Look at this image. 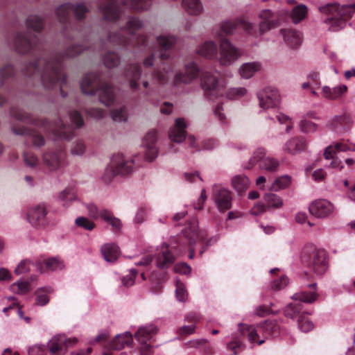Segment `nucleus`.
Masks as SVG:
<instances>
[{
    "mask_svg": "<svg viewBox=\"0 0 355 355\" xmlns=\"http://www.w3.org/2000/svg\"><path fill=\"white\" fill-rule=\"evenodd\" d=\"M52 132L57 138H63L65 139H70V137L66 133V127L61 121L55 123V125L52 129Z\"/></svg>",
    "mask_w": 355,
    "mask_h": 355,
    "instance_id": "obj_54",
    "label": "nucleus"
},
{
    "mask_svg": "<svg viewBox=\"0 0 355 355\" xmlns=\"http://www.w3.org/2000/svg\"><path fill=\"white\" fill-rule=\"evenodd\" d=\"M247 89L245 87H233L227 92V97L230 99H239L247 94Z\"/></svg>",
    "mask_w": 355,
    "mask_h": 355,
    "instance_id": "obj_55",
    "label": "nucleus"
},
{
    "mask_svg": "<svg viewBox=\"0 0 355 355\" xmlns=\"http://www.w3.org/2000/svg\"><path fill=\"white\" fill-rule=\"evenodd\" d=\"M184 236L187 239L189 245V258L193 259L194 256V250L192 245H194L196 241L201 238L198 232V225L196 220H193L187 225L183 230Z\"/></svg>",
    "mask_w": 355,
    "mask_h": 355,
    "instance_id": "obj_24",
    "label": "nucleus"
},
{
    "mask_svg": "<svg viewBox=\"0 0 355 355\" xmlns=\"http://www.w3.org/2000/svg\"><path fill=\"white\" fill-rule=\"evenodd\" d=\"M158 328L153 324L140 327L135 334V338L139 343L140 354L145 355V350L149 349V342L157 334Z\"/></svg>",
    "mask_w": 355,
    "mask_h": 355,
    "instance_id": "obj_14",
    "label": "nucleus"
},
{
    "mask_svg": "<svg viewBox=\"0 0 355 355\" xmlns=\"http://www.w3.org/2000/svg\"><path fill=\"white\" fill-rule=\"evenodd\" d=\"M87 146L83 139H76L71 144L70 153L73 156L80 157L86 152Z\"/></svg>",
    "mask_w": 355,
    "mask_h": 355,
    "instance_id": "obj_51",
    "label": "nucleus"
},
{
    "mask_svg": "<svg viewBox=\"0 0 355 355\" xmlns=\"http://www.w3.org/2000/svg\"><path fill=\"white\" fill-rule=\"evenodd\" d=\"M347 91V87L345 85H338L332 88L324 86L322 88V95L328 100L334 101L340 98Z\"/></svg>",
    "mask_w": 355,
    "mask_h": 355,
    "instance_id": "obj_30",
    "label": "nucleus"
},
{
    "mask_svg": "<svg viewBox=\"0 0 355 355\" xmlns=\"http://www.w3.org/2000/svg\"><path fill=\"white\" fill-rule=\"evenodd\" d=\"M291 178L288 175H282L276 178L271 184L269 190L277 192L287 189L291 184Z\"/></svg>",
    "mask_w": 355,
    "mask_h": 355,
    "instance_id": "obj_40",
    "label": "nucleus"
},
{
    "mask_svg": "<svg viewBox=\"0 0 355 355\" xmlns=\"http://www.w3.org/2000/svg\"><path fill=\"white\" fill-rule=\"evenodd\" d=\"M75 224L78 227H83V229L89 231L92 230L95 227L94 222L83 216L78 217L75 220Z\"/></svg>",
    "mask_w": 355,
    "mask_h": 355,
    "instance_id": "obj_61",
    "label": "nucleus"
},
{
    "mask_svg": "<svg viewBox=\"0 0 355 355\" xmlns=\"http://www.w3.org/2000/svg\"><path fill=\"white\" fill-rule=\"evenodd\" d=\"M319 11L327 15L324 24L329 31L336 32L343 28L346 20L355 12V4L340 6L338 3H327L318 8Z\"/></svg>",
    "mask_w": 355,
    "mask_h": 355,
    "instance_id": "obj_2",
    "label": "nucleus"
},
{
    "mask_svg": "<svg viewBox=\"0 0 355 355\" xmlns=\"http://www.w3.org/2000/svg\"><path fill=\"white\" fill-rule=\"evenodd\" d=\"M23 159L25 165L31 168H35L40 164L38 158L30 153H24L23 154Z\"/></svg>",
    "mask_w": 355,
    "mask_h": 355,
    "instance_id": "obj_57",
    "label": "nucleus"
},
{
    "mask_svg": "<svg viewBox=\"0 0 355 355\" xmlns=\"http://www.w3.org/2000/svg\"><path fill=\"white\" fill-rule=\"evenodd\" d=\"M201 87L205 96L210 101H214L223 95V87L210 72L205 71L202 73Z\"/></svg>",
    "mask_w": 355,
    "mask_h": 355,
    "instance_id": "obj_9",
    "label": "nucleus"
},
{
    "mask_svg": "<svg viewBox=\"0 0 355 355\" xmlns=\"http://www.w3.org/2000/svg\"><path fill=\"white\" fill-rule=\"evenodd\" d=\"M132 341V335L130 331L115 336L111 343V347L116 350H120L125 346L129 345Z\"/></svg>",
    "mask_w": 355,
    "mask_h": 355,
    "instance_id": "obj_35",
    "label": "nucleus"
},
{
    "mask_svg": "<svg viewBox=\"0 0 355 355\" xmlns=\"http://www.w3.org/2000/svg\"><path fill=\"white\" fill-rule=\"evenodd\" d=\"M157 140V133L155 130L149 131L144 137V159L148 162L153 161L158 155V148L156 145Z\"/></svg>",
    "mask_w": 355,
    "mask_h": 355,
    "instance_id": "obj_18",
    "label": "nucleus"
},
{
    "mask_svg": "<svg viewBox=\"0 0 355 355\" xmlns=\"http://www.w3.org/2000/svg\"><path fill=\"white\" fill-rule=\"evenodd\" d=\"M139 155H135L130 160H128L122 154L114 155L101 177L103 181L108 184L116 175L125 176L130 174L133 171L132 166H141L137 159Z\"/></svg>",
    "mask_w": 355,
    "mask_h": 355,
    "instance_id": "obj_4",
    "label": "nucleus"
},
{
    "mask_svg": "<svg viewBox=\"0 0 355 355\" xmlns=\"http://www.w3.org/2000/svg\"><path fill=\"white\" fill-rule=\"evenodd\" d=\"M175 257L168 245L163 244L157 254V266L159 268H168L173 263Z\"/></svg>",
    "mask_w": 355,
    "mask_h": 355,
    "instance_id": "obj_25",
    "label": "nucleus"
},
{
    "mask_svg": "<svg viewBox=\"0 0 355 355\" xmlns=\"http://www.w3.org/2000/svg\"><path fill=\"white\" fill-rule=\"evenodd\" d=\"M263 198L268 209H280L284 205L282 198L274 193H266Z\"/></svg>",
    "mask_w": 355,
    "mask_h": 355,
    "instance_id": "obj_34",
    "label": "nucleus"
},
{
    "mask_svg": "<svg viewBox=\"0 0 355 355\" xmlns=\"http://www.w3.org/2000/svg\"><path fill=\"white\" fill-rule=\"evenodd\" d=\"M141 76L140 66L137 64L129 65L125 72V76L128 81L129 87L132 91H137L139 88V81Z\"/></svg>",
    "mask_w": 355,
    "mask_h": 355,
    "instance_id": "obj_26",
    "label": "nucleus"
},
{
    "mask_svg": "<svg viewBox=\"0 0 355 355\" xmlns=\"http://www.w3.org/2000/svg\"><path fill=\"white\" fill-rule=\"evenodd\" d=\"M258 17L260 19L259 32L261 35H263L270 30L277 27L280 24L279 19L269 9L261 10Z\"/></svg>",
    "mask_w": 355,
    "mask_h": 355,
    "instance_id": "obj_17",
    "label": "nucleus"
},
{
    "mask_svg": "<svg viewBox=\"0 0 355 355\" xmlns=\"http://www.w3.org/2000/svg\"><path fill=\"white\" fill-rule=\"evenodd\" d=\"M83 51L80 45H72L64 53H53L48 58H40L35 62L26 64L22 69L23 74L33 79L40 80L46 89H53L59 84L62 96L64 85L67 78L62 71V62L65 60L77 56Z\"/></svg>",
    "mask_w": 355,
    "mask_h": 355,
    "instance_id": "obj_1",
    "label": "nucleus"
},
{
    "mask_svg": "<svg viewBox=\"0 0 355 355\" xmlns=\"http://www.w3.org/2000/svg\"><path fill=\"white\" fill-rule=\"evenodd\" d=\"M240 21L239 19L225 20L220 23V30L225 35L233 34L239 25Z\"/></svg>",
    "mask_w": 355,
    "mask_h": 355,
    "instance_id": "obj_50",
    "label": "nucleus"
},
{
    "mask_svg": "<svg viewBox=\"0 0 355 355\" xmlns=\"http://www.w3.org/2000/svg\"><path fill=\"white\" fill-rule=\"evenodd\" d=\"M124 6L136 10H145L151 6L152 0H121Z\"/></svg>",
    "mask_w": 355,
    "mask_h": 355,
    "instance_id": "obj_42",
    "label": "nucleus"
},
{
    "mask_svg": "<svg viewBox=\"0 0 355 355\" xmlns=\"http://www.w3.org/2000/svg\"><path fill=\"white\" fill-rule=\"evenodd\" d=\"M184 10L190 15L198 16L203 12V6L200 0H182Z\"/></svg>",
    "mask_w": 355,
    "mask_h": 355,
    "instance_id": "obj_33",
    "label": "nucleus"
},
{
    "mask_svg": "<svg viewBox=\"0 0 355 355\" xmlns=\"http://www.w3.org/2000/svg\"><path fill=\"white\" fill-rule=\"evenodd\" d=\"M10 290L18 295H24L31 291V284L26 281H19L10 285Z\"/></svg>",
    "mask_w": 355,
    "mask_h": 355,
    "instance_id": "obj_52",
    "label": "nucleus"
},
{
    "mask_svg": "<svg viewBox=\"0 0 355 355\" xmlns=\"http://www.w3.org/2000/svg\"><path fill=\"white\" fill-rule=\"evenodd\" d=\"M218 52V61L220 65L223 67L233 64L244 55L243 49L236 46L225 37L220 40Z\"/></svg>",
    "mask_w": 355,
    "mask_h": 355,
    "instance_id": "obj_7",
    "label": "nucleus"
},
{
    "mask_svg": "<svg viewBox=\"0 0 355 355\" xmlns=\"http://www.w3.org/2000/svg\"><path fill=\"white\" fill-rule=\"evenodd\" d=\"M144 26V23L139 19L132 17L129 18L126 23L125 28L123 31L128 33L130 35L134 36L136 32Z\"/></svg>",
    "mask_w": 355,
    "mask_h": 355,
    "instance_id": "obj_44",
    "label": "nucleus"
},
{
    "mask_svg": "<svg viewBox=\"0 0 355 355\" xmlns=\"http://www.w3.org/2000/svg\"><path fill=\"white\" fill-rule=\"evenodd\" d=\"M219 46L217 43L213 40H206L199 44L196 48V53L207 60H214L217 58Z\"/></svg>",
    "mask_w": 355,
    "mask_h": 355,
    "instance_id": "obj_22",
    "label": "nucleus"
},
{
    "mask_svg": "<svg viewBox=\"0 0 355 355\" xmlns=\"http://www.w3.org/2000/svg\"><path fill=\"white\" fill-rule=\"evenodd\" d=\"M333 145L336 152L355 151V144L349 142V140L347 141V143H345L343 140L339 142H336L333 144Z\"/></svg>",
    "mask_w": 355,
    "mask_h": 355,
    "instance_id": "obj_59",
    "label": "nucleus"
},
{
    "mask_svg": "<svg viewBox=\"0 0 355 355\" xmlns=\"http://www.w3.org/2000/svg\"><path fill=\"white\" fill-rule=\"evenodd\" d=\"M224 109L222 104H217L213 109L214 116L221 124H225L227 122V116L223 112Z\"/></svg>",
    "mask_w": 355,
    "mask_h": 355,
    "instance_id": "obj_62",
    "label": "nucleus"
},
{
    "mask_svg": "<svg viewBox=\"0 0 355 355\" xmlns=\"http://www.w3.org/2000/svg\"><path fill=\"white\" fill-rule=\"evenodd\" d=\"M300 128L304 133L315 132L318 130V125L307 119H302L300 123Z\"/></svg>",
    "mask_w": 355,
    "mask_h": 355,
    "instance_id": "obj_56",
    "label": "nucleus"
},
{
    "mask_svg": "<svg viewBox=\"0 0 355 355\" xmlns=\"http://www.w3.org/2000/svg\"><path fill=\"white\" fill-rule=\"evenodd\" d=\"M306 146L304 138L301 137H293L288 140L283 147V150L291 155H297L303 151Z\"/></svg>",
    "mask_w": 355,
    "mask_h": 355,
    "instance_id": "obj_27",
    "label": "nucleus"
},
{
    "mask_svg": "<svg viewBox=\"0 0 355 355\" xmlns=\"http://www.w3.org/2000/svg\"><path fill=\"white\" fill-rule=\"evenodd\" d=\"M110 115L116 122L126 121L128 116V108L125 105L115 107L110 111Z\"/></svg>",
    "mask_w": 355,
    "mask_h": 355,
    "instance_id": "obj_43",
    "label": "nucleus"
},
{
    "mask_svg": "<svg viewBox=\"0 0 355 355\" xmlns=\"http://www.w3.org/2000/svg\"><path fill=\"white\" fill-rule=\"evenodd\" d=\"M10 114L13 118L18 121L22 122L32 123L29 114L21 110L13 108L11 110Z\"/></svg>",
    "mask_w": 355,
    "mask_h": 355,
    "instance_id": "obj_60",
    "label": "nucleus"
},
{
    "mask_svg": "<svg viewBox=\"0 0 355 355\" xmlns=\"http://www.w3.org/2000/svg\"><path fill=\"white\" fill-rule=\"evenodd\" d=\"M46 267L50 270H61L64 267L62 261L57 258H50L45 261Z\"/></svg>",
    "mask_w": 355,
    "mask_h": 355,
    "instance_id": "obj_64",
    "label": "nucleus"
},
{
    "mask_svg": "<svg viewBox=\"0 0 355 355\" xmlns=\"http://www.w3.org/2000/svg\"><path fill=\"white\" fill-rule=\"evenodd\" d=\"M73 4L66 3L58 6L55 10V15L60 22L67 20L70 12L72 10Z\"/></svg>",
    "mask_w": 355,
    "mask_h": 355,
    "instance_id": "obj_46",
    "label": "nucleus"
},
{
    "mask_svg": "<svg viewBox=\"0 0 355 355\" xmlns=\"http://www.w3.org/2000/svg\"><path fill=\"white\" fill-rule=\"evenodd\" d=\"M259 107L264 110L277 107L280 104L279 91L274 87H267L257 93Z\"/></svg>",
    "mask_w": 355,
    "mask_h": 355,
    "instance_id": "obj_11",
    "label": "nucleus"
},
{
    "mask_svg": "<svg viewBox=\"0 0 355 355\" xmlns=\"http://www.w3.org/2000/svg\"><path fill=\"white\" fill-rule=\"evenodd\" d=\"M187 123L183 118H178L175 121V125L171 128L168 136L170 139L175 143H182L187 136L186 129Z\"/></svg>",
    "mask_w": 355,
    "mask_h": 355,
    "instance_id": "obj_23",
    "label": "nucleus"
},
{
    "mask_svg": "<svg viewBox=\"0 0 355 355\" xmlns=\"http://www.w3.org/2000/svg\"><path fill=\"white\" fill-rule=\"evenodd\" d=\"M266 150L263 148H257L253 153L252 157L250 159V166H245L246 168H250L256 163L262 162L266 157Z\"/></svg>",
    "mask_w": 355,
    "mask_h": 355,
    "instance_id": "obj_53",
    "label": "nucleus"
},
{
    "mask_svg": "<svg viewBox=\"0 0 355 355\" xmlns=\"http://www.w3.org/2000/svg\"><path fill=\"white\" fill-rule=\"evenodd\" d=\"M100 9L105 21H115L122 17V10L118 0H101Z\"/></svg>",
    "mask_w": 355,
    "mask_h": 355,
    "instance_id": "obj_16",
    "label": "nucleus"
},
{
    "mask_svg": "<svg viewBox=\"0 0 355 355\" xmlns=\"http://www.w3.org/2000/svg\"><path fill=\"white\" fill-rule=\"evenodd\" d=\"M78 338H67L64 334L55 336L49 343V352L51 355H64L69 347L77 344Z\"/></svg>",
    "mask_w": 355,
    "mask_h": 355,
    "instance_id": "obj_12",
    "label": "nucleus"
},
{
    "mask_svg": "<svg viewBox=\"0 0 355 355\" xmlns=\"http://www.w3.org/2000/svg\"><path fill=\"white\" fill-rule=\"evenodd\" d=\"M239 327L241 334L246 336L250 343L256 340V337H259V332H262L265 338H269L277 336L280 330V327L276 320H266L256 327L243 324H239Z\"/></svg>",
    "mask_w": 355,
    "mask_h": 355,
    "instance_id": "obj_5",
    "label": "nucleus"
},
{
    "mask_svg": "<svg viewBox=\"0 0 355 355\" xmlns=\"http://www.w3.org/2000/svg\"><path fill=\"white\" fill-rule=\"evenodd\" d=\"M38 39L29 33L18 32L13 38V46L15 50L21 54L31 52L36 46Z\"/></svg>",
    "mask_w": 355,
    "mask_h": 355,
    "instance_id": "obj_13",
    "label": "nucleus"
},
{
    "mask_svg": "<svg viewBox=\"0 0 355 355\" xmlns=\"http://www.w3.org/2000/svg\"><path fill=\"white\" fill-rule=\"evenodd\" d=\"M308 8L304 4H300L295 6L291 14V17L294 24H298L305 19L307 15Z\"/></svg>",
    "mask_w": 355,
    "mask_h": 355,
    "instance_id": "obj_41",
    "label": "nucleus"
},
{
    "mask_svg": "<svg viewBox=\"0 0 355 355\" xmlns=\"http://www.w3.org/2000/svg\"><path fill=\"white\" fill-rule=\"evenodd\" d=\"M101 217L112 226L114 232H117L121 230L122 226L121 220L118 218H116L110 211L105 209H101Z\"/></svg>",
    "mask_w": 355,
    "mask_h": 355,
    "instance_id": "obj_38",
    "label": "nucleus"
},
{
    "mask_svg": "<svg viewBox=\"0 0 355 355\" xmlns=\"http://www.w3.org/2000/svg\"><path fill=\"white\" fill-rule=\"evenodd\" d=\"M12 130L16 135L28 136L33 143V145L35 147H41L45 144L44 137L33 130L15 126L12 128Z\"/></svg>",
    "mask_w": 355,
    "mask_h": 355,
    "instance_id": "obj_28",
    "label": "nucleus"
},
{
    "mask_svg": "<svg viewBox=\"0 0 355 355\" xmlns=\"http://www.w3.org/2000/svg\"><path fill=\"white\" fill-rule=\"evenodd\" d=\"M232 186L238 192L246 191L250 186V180L245 175H236L232 178Z\"/></svg>",
    "mask_w": 355,
    "mask_h": 355,
    "instance_id": "obj_37",
    "label": "nucleus"
},
{
    "mask_svg": "<svg viewBox=\"0 0 355 355\" xmlns=\"http://www.w3.org/2000/svg\"><path fill=\"white\" fill-rule=\"evenodd\" d=\"M214 193V200L218 209L220 211H225L230 209L232 207V194L231 192L223 187H217Z\"/></svg>",
    "mask_w": 355,
    "mask_h": 355,
    "instance_id": "obj_21",
    "label": "nucleus"
},
{
    "mask_svg": "<svg viewBox=\"0 0 355 355\" xmlns=\"http://www.w3.org/2000/svg\"><path fill=\"white\" fill-rule=\"evenodd\" d=\"M200 69L198 64L193 61L186 63L184 71L177 72L171 80V85L177 87L180 84L189 85L198 78Z\"/></svg>",
    "mask_w": 355,
    "mask_h": 355,
    "instance_id": "obj_10",
    "label": "nucleus"
},
{
    "mask_svg": "<svg viewBox=\"0 0 355 355\" xmlns=\"http://www.w3.org/2000/svg\"><path fill=\"white\" fill-rule=\"evenodd\" d=\"M47 210L44 205H37L31 207L27 212L29 223L35 228L43 227L46 224Z\"/></svg>",
    "mask_w": 355,
    "mask_h": 355,
    "instance_id": "obj_19",
    "label": "nucleus"
},
{
    "mask_svg": "<svg viewBox=\"0 0 355 355\" xmlns=\"http://www.w3.org/2000/svg\"><path fill=\"white\" fill-rule=\"evenodd\" d=\"M42 157L43 164L51 171H56L64 164L65 153L62 149L46 151Z\"/></svg>",
    "mask_w": 355,
    "mask_h": 355,
    "instance_id": "obj_15",
    "label": "nucleus"
},
{
    "mask_svg": "<svg viewBox=\"0 0 355 355\" xmlns=\"http://www.w3.org/2000/svg\"><path fill=\"white\" fill-rule=\"evenodd\" d=\"M176 297L180 302H185L187 299V292L184 285L179 280L176 281Z\"/></svg>",
    "mask_w": 355,
    "mask_h": 355,
    "instance_id": "obj_63",
    "label": "nucleus"
},
{
    "mask_svg": "<svg viewBox=\"0 0 355 355\" xmlns=\"http://www.w3.org/2000/svg\"><path fill=\"white\" fill-rule=\"evenodd\" d=\"M157 42L162 49L167 51L175 46L176 38L171 35H160L157 37Z\"/></svg>",
    "mask_w": 355,
    "mask_h": 355,
    "instance_id": "obj_47",
    "label": "nucleus"
},
{
    "mask_svg": "<svg viewBox=\"0 0 355 355\" xmlns=\"http://www.w3.org/2000/svg\"><path fill=\"white\" fill-rule=\"evenodd\" d=\"M119 57L112 52H109L103 58V62L106 67L113 68L119 64Z\"/></svg>",
    "mask_w": 355,
    "mask_h": 355,
    "instance_id": "obj_58",
    "label": "nucleus"
},
{
    "mask_svg": "<svg viewBox=\"0 0 355 355\" xmlns=\"http://www.w3.org/2000/svg\"><path fill=\"white\" fill-rule=\"evenodd\" d=\"M80 88L85 95L94 96L98 93L100 101L106 106H110L115 102L116 96L113 88L105 83H100L97 73L85 74L81 80Z\"/></svg>",
    "mask_w": 355,
    "mask_h": 355,
    "instance_id": "obj_3",
    "label": "nucleus"
},
{
    "mask_svg": "<svg viewBox=\"0 0 355 355\" xmlns=\"http://www.w3.org/2000/svg\"><path fill=\"white\" fill-rule=\"evenodd\" d=\"M281 34L286 44L292 49L299 47L302 42L301 33L293 29H282Z\"/></svg>",
    "mask_w": 355,
    "mask_h": 355,
    "instance_id": "obj_29",
    "label": "nucleus"
},
{
    "mask_svg": "<svg viewBox=\"0 0 355 355\" xmlns=\"http://www.w3.org/2000/svg\"><path fill=\"white\" fill-rule=\"evenodd\" d=\"M58 199L62 202L64 206H69L76 199L74 191L71 188H66L59 193Z\"/></svg>",
    "mask_w": 355,
    "mask_h": 355,
    "instance_id": "obj_49",
    "label": "nucleus"
},
{
    "mask_svg": "<svg viewBox=\"0 0 355 355\" xmlns=\"http://www.w3.org/2000/svg\"><path fill=\"white\" fill-rule=\"evenodd\" d=\"M316 284H311L309 285L310 291H302L293 295V299L295 301L290 303L286 306L284 309V315L287 318L294 319L297 314H298L302 309L300 302L312 303L318 298V293L315 290Z\"/></svg>",
    "mask_w": 355,
    "mask_h": 355,
    "instance_id": "obj_6",
    "label": "nucleus"
},
{
    "mask_svg": "<svg viewBox=\"0 0 355 355\" xmlns=\"http://www.w3.org/2000/svg\"><path fill=\"white\" fill-rule=\"evenodd\" d=\"M279 166V162L277 159L267 157L262 160L259 164V168L261 169L265 170L268 172H275Z\"/></svg>",
    "mask_w": 355,
    "mask_h": 355,
    "instance_id": "obj_48",
    "label": "nucleus"
},
{
    "mask_svg": "<svg viewBox=\"0 0 355 355\" xmlns=\"http://www.w3.org/2000/svg\"><path fill=\"white\" fill-rule=\"evenodd\" d=\"M101 253L105 261L108 262H113L119 255V248L115 244H104L101 247Z\"/></svg>",
    "mask_w": 355,
    "mask_h": 355,
    "instance_id": "obj_36",
    "label": "nucleus"
},
{
    "mask_svg": "<svg viewBox=\"0 0 355 355\" xmlns=\"http://www.w3.org/2000/svg\"><path fill=\"white\" fill-rule=\"evenodd\" d=\"M173 73V68L169 65H164L161 69H156L153 73V79L161 85L169 83Z\"/></svg>",
    "mask_w": 355,
    "mask_h": 355,
    "instance_id": "obj_32",
    "label": "nucleus"
},
{
    "mask_svg": "<svg viewBox=\"0 0 355 355\" xmlns=\"http://www.w3.org/2000/svg\"><path fill=\"white\" fill-rule=\"evenodd\" d=\"M304 256L307 254L308 259L305 261L308 266L318 275L324 274L327 269V254L323 250H317L311 247L304 250Z\"/></svg>",
    "mask_w": 355,
    "mask_h": 355,
    "instance_id": "obj_8",
    "label": "nucleus"
},
{
    "mask_svg": "<svg viewBox=\"0 0 355 355\" xmlns=\"http://www.w3.org/2000/svg\"><path fill=\"white\" fill-rule=\"evenodd\" d=\"M28 28L32 29L36 32L40 31L43 27V19L37 15H30L26 21Z\"/></svg>",
    "mask_w": 355,
    "mask_h": 355,
    "instance_id": "obj_45",
    "label": "nucleus"
},
{
    "mask_svg": "<svg viewBox=\"0 0 355 355\" xmlns=\"http://www.w3.org/2000/svg\"><path fill=\"white\" fill-rule=\"evenodd\" d=\"M334 206L329 201L320 199L313 201L309 205V212L316 218H323L331 214Z\"/></svg>",
    "mask_w": 355,
    "mask_h": 355,
    "instance_id": "obj_20",
    "label": "nucleus"
},
{
    "mask_svg": "<svg viewBox=\"0 0 355 355\" xmlns=\"http://www.w3.org/2000/svg\"><path fill=\"white\" fill-rule=\"evenodd\" d=\"M261 68V64L259 62H245L240 66L239 72L241 78L249 79L259 71Z\"/></svg>",
    "mask_w": 355,
    "mask_h": 355,
    "instance_id": "obj_31",
    "label": "nucleus"
},
{
    "mask_svg": "<svg viewBox=\"0 0 355 355\" xmlns=\"http://www.w3.org/2000/svg\"><path fill=\"white\" fill-rule=\"evenodd\" d=\"M53 289L51 286L38 288L35 291V304L38 306H44L49 302V295L52 293Z\"/></svg>",
    "mask_w": 355,
    "mask_h": 355,
    "instance_id": "obj_39",
    "label": "nucleus"
}]
</instances>
